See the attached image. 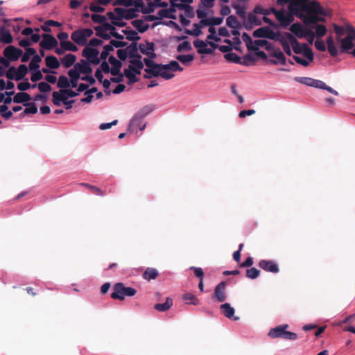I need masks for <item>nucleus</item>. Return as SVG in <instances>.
Returning a JSON list of instances; mask_svg holds the SVG:
<instances>
[{
    "instance_id": "obj_48",
    "label": "nucleus",
    "mask_w": 355,
    "mask_h": 355,
    "mask_svg": "<svg viewBox=\"0 0 355 355\" xmlns=\"http://www.w3.org/2000/svg\"><path fill=\"white\" fill-rule=\"evenodd\" d=\"M272 40L279 42L281 45L283 46L284 44H286L288 43V40L285 35V33L284 34H282L279 32H275L274 34V37L272 38Z\"/></svg>"
},
{
    "instance_id": "obj_33",
    "label": "nucleus",
    "mask_w": 355,
    "mask_h": 355,
    "mask_svg": "<svg viewBox=\"0 0 355 355\" xmlns=\"http://www.w3.org/2000/svg\"><path fill=\"white\" fill-rule=\"evenodd\" d=\"M31 99V96L26 92L17 93L13 98V102L15 103H22Z\"/></svg>"
},
{
    "instance_id": "obj_56",
    "label": "nucleus",
    "mask_w": 355,
    "mask_h": 355,
    "mask_svg": "<svg viewBox=\"0 0 355 355\" xmlns=\"http://www.w3.org/2000/svg\"><path fill=\"white\" fill-rule=\"evenodd\" d=\"M0 114L6 119H10L12 116V112L8 110V107L6 105H0Z\"/></svg>"
},
{
    "instance_id": "obj_51",
    "label": "nucleus",
    "mask_w": 355,
    "mask_h": 355,
    "mask_svg": "<svg viewBox=\"0 0 355 355\" xmlns=\"http://www.w3.org/2000/svg\"><path fill=\"white\" fill-rule=\"evenodd\" d=\"M60 46L65 49V51H70L76 52L78 51V47L70 41L61 42Z\"/></svg>"
},
{
    "instance_id": "obj_29",
    "label": "nucleus",
    "mask_w": 355,
    "mask_h": 355,
    "mask_svg": "<svg viewBox=\"0 0 355 355\" xmlns=\"http://www.w3.org/2000/svg\"><path fill=\"white\" fill-rule=\"evenodd\" d=\"M68 75L70 77V84L72 87H76L78 86V81L80 78V73L74 68L70 69L68 71Z\"/></svg>"
},
{
    "instance_id": "obj_62",
    "label": "nucleus",
    "mask_w": 355,
    "mask_h": 355,
    "mask_svg": "<svg viewBox=\"0 0 355 355\" xmlns=\"http://www.w3.org/2000/svg\"><path fill=\"white\" fill-rule=\"evenodd\" d=\"M334 31L337 35V41L340 40V37L345 34L346 31V28H344L343 26H338L337 24H334Z\"/></svg>"
},
{
    "instance_id": "obj_44",
    "label": "nucleus",
    "mask_w": 355,
    "mask_h": 355,
    "mask_svg": "<svg viewBox=\"0 0 355 355\" xmlns=\"http://www.w3.org/2000/svg\"><path fill=\"white\" fill-rule=\"evenodd\" d=\"M226 24L232 28L238 29L240 27L239 22L234 15H230L226 19Z\"/></svg>"
},
{
    "instance_id": "obj_11",
    "label": "nucleus",
    "mask_w": 355,
    "mask_h": 355,
    "mask_svg": "<svg viewBox=\"0 0 355 355\" xmlns=\"http://www.w3.org/2000/svg\"><path fill=\"white\" fill-rule=\"evenodd\" d=\"M226 282H221L216 287L212 295V298L216 299L219 302H223L227 300L225 293Z\"/></svg>"
},
{
    "instance_id": "obj_40",
    "label": "nucleus",
    "mask_w": 355,
    "mask_h": 355,
    "mask_svg": "<svg viewBox=\"0 0 355 355\" xmlns=\"http://www.w3.org/2000/svg\"><path fill=\"white\" fill-rule=\"evenodd\" d=\"M178 8L184 10V15L189 18H193L195 15L193 7L189 5L180 3Z\"/></svg>"
},
{
    "instance_id": "obj_9",
    "label": "nucleus",
    "mask_w": 355,
    "mask_h": 355,
    "mask_svg": "<svg viewBox=\"0 0 355 355\" xmlns=\"http://www.w3.org/2000/svg\"><path fill=\"white\" fill-rule=\"evenodd\" d=\"M82 55L93 64H98L100 63V58H98L99 51L96 49L87 46L83 49Z\"/></svg>"
},
{
    "instance_id": "obj_58",
    "label": "nucleus",
    "mask_w": 355,
    "mask_h": 355,
    "mask_svg": "<svg viewBox=\"0 0 355 355\" xmlns=\"http://www.w3.org/2000/svg\"><path fill=\"white\" fill-rule=\"evenodd\" d=\"M70 86V83L65 76H60L58 81V87L60 88H67Z\"/></svg>"
},
{
    "instance_id": "obj_2",
    "label": "nucleus",
    "mask_w": 355,
    "mask_h": 355,
    "mask_svg": "<svg viewBox=\"0 0 355 355\" xmlns=\"http://www.w3.org/2000/svg\"><path fill=\"white\" fill-rule=\"evenodd\" d=\"M183 68L175 60L171 61L167 64H159L158 68L154 72V77L160 76L165 80L172 79L175 74L173 72L182 71Z\"/></svg>"
},
{
    "instance_id": "obj_27",
    "label": "nucleus",
    "mask_w": 355,
    "mask_h": 355,
    "mask_svg": "<svg viewBox=\"0 0 355 355\" xmlns=\"http://www.w3.org/2000/svg\"><path fill=\"white\" fill-rule=\"evenodd\" d=\"M46 65L52 69H56L60 67V64L55 56L49 55L45 58Z\"/></svg>"
},
{
    "instance_id": "obj_13",
    "label": "nucleus",
    "mask_w": 355,
    "mask_h": 355,
    "mask_svg": "<svg viewBox=\"0 0 355 355\" xmlns=\"http://www.w3.org/2000/svg\"><path fill=\"white\" fill-rule=\"evenodd\" d=\"M275 33L270 28L263 26L255 30L252 35L257 38H268L272 40Z\"/></svg>"
},
{
    "instance_id": "obj_28",
    "label": "nucleus",
    "mask_w": 355,
    "mask_h": 355,
    "mask_svg": "<svg viewBox=\"0 0 355 355\" xmlns=\"http://www.w3.org/2000/svg\"><path fill=\"white\" fill-rule=\"evenodd\" d=\"M132 65L129 66V69L132 70L137 74L141 73V69L144 67V64L141 61L140 58L133 59L130 61Z\"/></svg>"
},
{
    "instance_id": "obj_12",
    "label": "nucleus",
    "mask_w": 355,
    "mask_h": 355,
    "mask_svg": "<svg viewBox=\"0 0 355 355\" xmlns=\"http://www.w3.org/2000/svg\"><path fill=\"white\" fill-rule=\"evenodd\" d=\"M259 268L263 270L272 273H277L279 271L277 263L272 260L262 259L258 263Z\"/></svg>"
},
{
    "instance_id": "obj_43",
    "label": "nucleus",
    "mask_w": 355,
    "mask_h": 355,
    "mask_svg": "<svg viewBox=\"0 0 355 355\" xmlns=\"http://www.w3.org/2000/svg\"><path fill=\"white\" fill-rule=\"evenodd\" d=\"M122 32L126 35V39L129 41H137L140 39L138 33L130 28L123 30Z\"/></svg>"
},
{
    "instance_id": "obj_6",
    "label": "nucleus",
    "mask_w": 355,
    "mask_h": 355,
    "mask_svg": "<svg viewBox=\"0 0 355 355\" xmlns=\"http://www.w3.org/2000/svg\"><path fill=\"white\" fill-rule=\"evenodd\" d=\"M94 32L91 28H79L73 31L71 35V39L79 46H85L87 38L93 35Z\"/></svg>"
},
{
    "instance_id": "obj_3",
    "label": "nucleus",
    "mask_w": 355,
    "mask_h": 355,
    "mask_svg": "<svg viewBox=\"0 0 355 355\" xmlns=\"http://www.w3.org/2000/svg\"><path fill=\"white\" fill-rule=\"evenodd\" d=\"M288 324H281L275 328H272L268 332V336L271 338H282L285 340H295L297 338V335L291 331H288Z\"/></svg>"
},
{
    "instance_id": "obj_47",
    "label": "nucleus",
    "mask_w": 355,
    "mask_h": 355,
    "mask_svg": "<svg viewBox=\"0 0 355 355\" xmlns=\"http://www.w3.org/2000/svg\"><path fill=\"white\" fill-rule=\"evenodd\" d=\"M256 58L254 55L248 53L241 58V63H240V64L250 66V64H254Z\"/></svg>"
},
{
    "instance_id": "obj_57",
    "label": "nucleus",
    "mask_w": 355,
    "mask_h": 355,
    "mask_svg": "<svg viewBox=\"0 0 355 355\" xmlns=\"http://www.w3.org/2000/svg\"><path fill=\"white\" fill-rule=\"evenodd\" d=\"M260 270L257 269L256 268H251L246 270V277L250 279H256L260 275Z\"/></svg>"
},
{
    "instance_id": "obj_59",
    "label": "nucleus",
    "mask_w": 355,
    "mask_h": 355,
    "mask_svg": "<svg viewBox=\"0 0 355 355\" xmlns=\"http://www.w3.org/2000/svg\"><path fill=\"white\" fill-rule=\"evenodd\" d=\"M313 28H315V34L318 37H323L327 33V28L324 25H316Z\"/></svg>"
},
{
    "instance_id": "obj_18",
    "label": "nucleus",
    "mask_w": 355,
    "mask_h": 355,
    "mask_svg": "<svg viewBox=\"0 0 355 355\" xmlns=\"http://www.w3.org/2000/svg\"><path fill=\"white\" fill-rule=\"evenodd\" d=\"M220 309L223 311V314L229 319H233L234 320H238L239 317H234L235 310L230 306L229 303H225L220 305Z\"/></svg>"
},
{
    "instance_id": "obj_26",
    "label": "nucleus",
    "mask_w": 355,
    "mask_h": 355,
    "mask_svg": "<svg viewBox=\"0 0 355 355\" xmlns=\"http://www.w3.org/2000/svg\"><path fill=\"white\" fill-rule=\"evenodd\" d=\"M158 271L154 268H147L143 273V278L147 281L155 279L158 276Z\"/></svg>"
},
{
    "instance_id": "obj_7",
    "label": "nucleus",
    "mask_w": 355,
    "mask_h": 355,
    "mask_svg": "<svg viewBox=\"0 0 355 355\" xmlns=\"http://www.w3.org/2000/svg\"><path fill=\"white\" fill-rule=\"evenodd\" d=\"M293 15H295V13H293L289 10L288 13H286V10L282 8L279 10V12H278L275 17L277 20L280 23V26L286 28L293 21Z\"/></svg>"
},
{
    "instance_id": "obj_17",
    "label": "nucleus",
    "mask_w": 355,
    "mask_h": 355,
    "mask_svg": "<svg viewBox=\"0 0 355 355\" xmlns=\"http://www.w3.org/2000/svg\"><path fill=\"white\" fill-rule=\"evenodd\" d=\"M73 68L80 73L89 74L92 71V69L88 62L85 60H81V63H76L74 64Z\"/></svg>"
},
{
    "instance_id": "obj_34",
    "label": "nucleus",
    "mask_w": 355,
    "mask_h": 355,
    "mask_svg": "<svg viewBox=\"0 0 355 355\" xmlns=\"http://www.w3.org/2000/svg\"><path fill=\"white\" fill-rule=\"evenodd\" d=\"M182 299L184 301L187 302V304H193V305H199L200 304V300L197 298L196 295L191 293H184L182 295Z\"/></svg>"
},
{
    "instance_id": "obj_14",
    "label": "nucleus",
    "mask_w": 355,
    "mask_h": 355,
    "mask_svg": "<svg viewBox=\"0 0 355 355\" xmlns=\"http://www.w3.org/2000/svg\"><path fill=\"white\" fill-rule=\"evenodd\" d=\"M42 38L43 40L40 42V46L44 49L51 50L58 45V41L51 35L43 34Z\"/></svg>"
},
{
    "instance_id": "obj_20",
    "label": "nucleus",
    "mask_w": 355,
    "mask_h": 355,
    "mask_svg": "<svg viewBox=\"0 0 355 355\" xmlns=\"http://www.w3.org/2000/svg\"><path fill=\"white\" fill-rule=\"evenodd\" d=\"M193 45L198 49L199 54H211L212 49L207 48V44L203 40H196L193 42Z\"/></svg>"
},
{
    "instance_id": "obj_1",
    "label": "nucleus",
    "mask_w": 355,
    "mask_h": 355,
    "mask_svg": "<svg viewBox=\"0 0 355 355\" xmlns=\"http://www.w3.org/2000/svg\"><path fill=\"white\" fill-rule=\"evenodd\" d=\"M288 9L302 19L304 24L311 28L318 25L319 15L324 12L319 2L313 0H295L288 5Z\"/></svg>"
},
{
    "instance_id": "obj_61",
    "label": "nucleus",
    "mask_w": 355,
    "mask_h": 355,
    "mask_svg": "<svg viewBox=\"0 0 355 355\" xmlns=\"http://www.w3.org/2000/svg\"><path fill=\"white\" fill-rule=\"evenodd\" d=\"M208 31L210 34L207 37V40H214L215 42L220 40V37L216 35V31L214 26H210Z\"/></svg>"
},
{
    "instance_id": "obj_4",
    "label": "nucleus",
    "mask_w": 355,
    "mask_h": 355,
    "mask_svg": "<svg viewBox=\"0 0 355 355\" xmlns=\"http://www.w3.org/2000/svg\"><path fill=\"white\" fill-rule=\"evenodd\" d=\"M137 293L136 289L132 287H125L123 283L119 282L114 284L111 297L114 300H123L125 296L132 297Z\"/></svg>"
},
{
    "instance_id": "obj_19",
    "label": "nucleus",
    "mask_w": 355,
    "mask_h": 355,
    "mask_svg": "<svg viewBox=\"0 0 355 355\" xmlns=\"http://www.w3.org/2000/svg\"><path fill=\"white\" fill-rule=\"evenodd\" d=\"M109 62L112 65V67L110 69V73L112 76H117L119 74L120 69L122 66V63L121 61L118 60L113 55H110L108 58Z\"/></svg>"
},
{
    "instance_id": "obj_42",
    "label": "nucleus",
    "mask_w": 355,
    "mask_h": 355,
    "mask_svg": "<svg viewBox=\"0 0 355 355\" xmlns=\"http://www.w3.org/2000/svg\"><path fill=\"white\" fill-rule=\"evenodd\" d=\"M136 73H135L132 70H131L129 68L124 69V76H125L128 79V85H132L139 80V79L136 76Z\"/></svg>"
},
{
    "instance_id": "obj_21",
    "label": "nucleus",
    "mask_w": 355,
    "mask_h": 355,
    "mask_svg": "<svg viewBox=\"0 0 355 355\" xmlns=\"http://www.w3.org/2000/svg\"><path fill=\"white\" fill-rule=\"evenodd\" d=\"M114 12H107V17L111 20H122L125 19V8H115Z\"/></svg>"
},
{
    "instance_id": "obj_31",
    "label": "nucleus",
    "mask_w": 355,
    "mask_h": 355,
    "mask_svg": "<svg viewBox=\"0 0 355 355\" xmlns=\"http://www.w3.org/2000/svg\"><path fill=\"white\" fill-rule=\"evenodd\" d=\"M132 25L140 33H144L149 28V24H145L142 19H135L131 21Z\"/></svg>"
},
{
    "instance_id": "obj_60",
    "label": "nucleus",
    "mask_w": 355,
    "mask_h": 355,
    "mask_svg": "<svg viewBox=\"0 0 355 355\" xmlns=\"http://www.w3.org/2000/svg\"><path fill=\"white\" fill-rule=\"evenodd\" d=\"M295 80L301 84L311 87L313 78L309 77H296L295 78Z\"/></svg>"
},
{
    "instance_id": "obj_25",
    "label": "nucleus",
    "mask_w": 355,
    "mask_h": 355,
    "mask_svg": "<svg viewBox=\"0 0 355 355\" xmlns=\"http://www.w3.org/2000/svg\"><path fill=\"white\" fill-rule=\"evenodd\" d=\"M144 62L146 66L147 67V68L145 69L144 71L147 73H150L152 76H153L154 75L153 71H155L156 69L158 68L159 64L155 63L152 60H150L149 58H144Z\"/></svg>"
},
{
    "instance_id": "obj_23",
    "label": "nucleus",
    "mask_w": 355,
    "mask_h": 355,
    "mask_svg": "<svg viewBox=\"0 0 355 355\" xmlns=\"http://www.w3.org/2000/svg\"><path fill=\"white\" fill-rule=\"evenodd\" d=\"M150 112V109L148 107H145L141 112L138 114V115H136L130 122L131 126H136L138 125L139 123L140 120L144 117L146 115H147Z\"/></svg>"
},
{
    "instance_id": "obj_52",
    "label": "nucleus",
    "mask_w": 355,
    "mask_h": 355,
    "mask_svg": "<svg viewBox=\"0 0 355 355\" xmlns=\"http://www.w3.org/2000/svg\"><path fill=\"white\" fill-rule=\"evenodd\" d=\"M26 107L21 113L22 116L26 114H36L37 112V107L34 103H30L25 105Z\"/></svg>"
},
{
    "instance_id": "obj_49",
    "label": "nucleus",
    "mask_w": 355,
    "mask_h": 355,
    "mask_svg": "<svg viewBox=\"0 0 355 355\" xmlns=\"http://www.w3.org/2000/svg\"><path fill=\"white\" fill-rule=\"evenodd\" d=\"M225 58L229 61L236 64L241 63V58L234 53H228L224 55Z\"/></svg>"
},
{
    "instance_id": "obj_36",
    "label": "nucleus",
    "mask_w": 355,
    "mask_h": 355,
    "mask_svg": "<svg viewBox=\"0 0 355 355\" xmlns=\"http://www.w3.org/2000/svg\"><path fill=\"white\" fill-rule=\"evenodd\" d=\"M302 54L309 62L313 61V53L312 49L308 46L307 44L303 43L301 50Z\"/></svg>"
},
{
    "instance_id": "obj_63",
    "label": "nucleus",
    "mask_w": 355,
    "mask_h": 355,
    "mask_svg": "<svg viewBox=\"0 0 355 355\" xmlns=\"http://www.w3.org/2000/svg\"><path fill=\"white\" fill-rule=\"evenodd\" d=\"M191 49V44L188 41H184L180 44L177 47L178 52H182L184 51H188Z\"/></svg>"
},
{
    "instance_id": "obj_64",
    "label": "nucleus",
    "mask_w": 355,
    "mask_h": 355,
    "mask_svg": "<svg viewBox=\"0 0 355 355\" xmlns=\"http://www.w3.org/2000/svg\"><path fill=\"white\" fill-rule=\"evenodd\" d=\"M285 35L288 40L289 45L291 44L292 47L297 46V44L300 43L292 33L286 32Z\"/></svg>"
},
{
    "instance_id": "obj_37",
    "label": "nucleus",
    "mask_w": 355,
    "mask_h": 355,
    "mask_svg": "<svg viewBox=\"0 0 355 355\" xmlns=\"http://www.w3.org/2000/svg\"><path fill=\"white\" fill-rule=\"evenodd\" d=\"M28 73V68L25 64H21L16 69L15 80H21L24 78Z\"/></svg>"
},
{
    "instance_id": "obj_54",
    "label": "nucleus",
    "mask_w": 355,
    "mask_h": 355,
    "mask_svg": "<svg viewBox=\"0 0 355 355\" xmlns=\"http://www.w3.org/2000/svg\"><path fill=\"white\" fill-rule=\"evenodd\" d=\"M139 10L137 8H129L125 9V19H132L137 17V12Z\"/></svg>"
},
{
    "instance_id": "obj_8",
    "label": "nucleus",
    "mask_w": 355,
    "mask_h": 355,
    "mask_svg": "<svg viewBox=\"0 0 355 355\" xmlns=\"http://www.w3.org/2000/svg\"><path fill=\"white\" fill-rule=\"evenodd\" d=\"M289 31L298 38L306 37L307 35L312 33L311 29L303 27V26L298 22L293 24L289 27Z\"/></svg>"
},
{
    "instance_id": "obj_30",
    "label": "nucleus",
    "mask_w": 355,
    "mask_h": 355,
    "mask_svg": "<svg viewBox=\"0 0 355 355\" xmlns=\"http://www.w3.org/2000/svg\"><path fill=\"white\" fill-rule=\"evenodd\" d=\"M173 305V300L167 297L164 303L156 304L154 306L155 309L158 311L164 312L168 310Z\"/></svg>"
},
{
    "instance_id": "obj_22",
    "label": "nucleus",
    "mask_w": 355,
    "mask_h": 355,
    "mask_svg": "<svg viewBox=\"0 0 355 355\" xmlns=\"http://www.w3.org/2000/svg\"><path fill=\"white\" fill-rule=\"evenodd\" d=\"M311 87H315V88L325 89L336 96L338 95V92L337 91H336L333 88L330 87L329 86L327 85L323 81L320 80L313 79Z\"/></svg>"
},
{
    "instance_id": "obj_38",
    "label": "nucleus",
    "mask_w": 355,
    "mask_h": 355,
    "mask_svg": "<svg viewBox=\"0 0 355 355\" xmlns=\"http://www.w3.org/2000/svg\"><path fill=\"white\" fill-rule=\"evenodd\" d=\"M242 39L245 43L246 47L248 51H257V46H254L253 41L251 37L246 33H243L242 35Z\"/></svg>"
},
{
    "instance_id": "obj_24",
    "label": "nucleus",
    "mask_w": 355,
    "mask_h": 355,
    "mask_svg": "<svg viewBox=\"0 0 355 355\" xmlns=\"http://www.w3.org/2000/svg\"><path fill=\"white\" fill-rule=\"evenodd\" d=\"M13 38L9 31L1 27L0 29V42L5 44H10L12 42Z\"/></svg>"
},
{
    "instance_id": "obj_32",
    "label": "nucleus",
    "mask_w": 355,
    "mask_h": 355,
    "mask_svg": "<svg viewBox=\"0 0 355 355\" xmlns=\"http://www.w3.org/2000/svg\"><path fill=\"white\" fill-rule=\"evenodd\" d=\"M76 60V55L71 53L67 54L61 59V62L65 68L71 67L73 64H74Z\"/></svg>"
},
{
    "instance_id": "obj_35",
    "label": "nucleus",
    "mask_w": 355,
    "mask_h": 355,
    "mask_svg": "<svg viewBox=\"0 0 355 355\" xmlns=\"http://www.w3.org/2000/svg\"><path fill=\"white\" fill-rule=\"evenodd\" d=\"M125 49L128 51V55L130 58H141V56L138 54L137 44L136 42H132Z\"/></svg>"
},
{
    "instance_id": "obj_5",
    "label": "nucleus",
    "mask_w": 355,
    "mask_h": 355,
    "mask_svg": "<svg viewBox=\"0 0 355 355\" xmlns=\"http://www.w3.org/2000/svg\"><path fill=\"white\" fill-rule=\"evenodd\" d=\"M326 44L327 46L322 40L317 39L314 43V45L318 51L324 52L327 49L328 52L331 57H336L338 55V49L331 35L327 37L326 40Z\"/></svg>"
},
{
    "instance_id": "obj_16",
    "label": "nucleus",
    "mask_w": 355,
    "mask_h": 355,
    "mask_svg": "<svg viewBox=\"0 0 355 355\" xmlns=\"http://www.w3.org/2000/svg\"><path fill=\"white\" fill-rule=\"evenodd\" d=\"M353 39L351 36H346L344 38L340 39L338 42L340 43V52L346 53L354 47Z\"/></svg>"
},
{
    "instance_id": "obj_10",
    "label": "nucleus",
    "mask_w": 355,
    "mask_h": 355,
    "mask_svg": "<svg viewBox=\"0 0 355 355\" xmlns=\"http://www.w3.org/2000/svg\"><path fill=\"white\" fill-rule=\"evenodd\" d=\"M23 54V51L14 46H8L3 51L4 56L10 61H17Z\"/></svg>"
},
{
    "instance_id": "obj_39",
    "label": "nucleus",
    "mask_w": 355,
    "mask_h": 355,
    "mask_svg": "<svg viewBox=\"0 0 355 355\" xmlns=\"http://www.w3.org/2000/svg\"><path fill=\"white\" fill-rule=\"evenodd\" d=\"M176 59L180 61L182 64L189 66L194 60V55L191 54L187 55H178L176 56Z\"/></svg>"
},
{
    "instance_id": "obj_55",
    "label": "nucleus",
    "mask_w": 355,
    "mask_h": 355,
    "mask_svg": "<svg viewBox=\"0 0 355 355\" xmlns=\"http://www.w3.org/2000/svg\"><path fill=\"white\" fill-rule=\"evenodd\" d=\"M94 30L96 31V35L101 37L104 40H109L110 38V35L108 32L102 29L101 27L96 26L94 27Z\"/></svg>"
},
{
    "instance_id": "obj_53",
    "label": "nucleus",
    "mask_w": 355,
    "mask_h": 355,
    "mask_svg": "<svg viewBox=\"0 0 355 355\" xmlns=\"http://www.w3.org/2000/svg\"><path fill=\"white\" fill-rule=\"evenodd\" d=\"M82 185L85 186L88 189H89L94 194L101 196H103L105 194L103 190H101L100 188H98L96 186H93V185L86 184V183H83Z\"/></svg>"
},
{
    "instance_id": "obj_50",
    "label": "nucleus",
    "mask_w": 355,
    "mask_h": 355,
    "mask_svg": "<svg viewBox=\"0 0 355 355\" xmlns=\"http://www.w3.org/2000/svg\"><path fill=\"white\" fill-rule=\"evenodd\" d=\"M193 30L186 29L184 31L185 33L190 35H193L196 37L202 34L200 25L198 24L197 23H195V24H193Z\"/></svg>"
},
{
    "instance_id": "obj_46",
    "label": "nucleus",
    "mask_w": 355,
    "mask_h": 355,
    "mask_svg": "<svg viewBox=\"0 0 355 355\" xmlns=\"http://www.w3.org/2000/svg\"><path fill=\"white\" fill-rule=\"evenodd\" d=\"M36 54V51L33 48L28 47L26 49V52L21 56V61L26 62L29 60L31 56H34Z\"/></svg>"
},
{
    "instance_id": "obj_15",
    "label": "nucleus",
    "mask_w": 355,
    "mask_h": 355,
    "mask_svg": "<svg viewBox=\"0 0 355 355\" xmlns=\"http://www.w3.org/2000/svg\"><path fill=\"white\" fill-rule=\"evenodd\" d=\"M257 13L250 12L246 17V20L243 21V24L247 29H250L252 26L261 25V21L256 16Z\"/></svg>"
},
{
    "instance_id": "obj_41",
    "label": "nucleus",
    "mask_w": 355,
    "mask_h": 355,
    "mask_svg": "<svg viewBox=\"0 0 355 355\" xmlns=\"http://www.w3.org/2000/svg\"><path fill=\"white\" fill-rule=\"evenodd\" d=\"M270 56L275 58L278 63L284 65L286 63V57L279 49L274 50V51L270 53Z\"/></svg>"
},
{
    "instance_id": "obj_45",
    "label": "nucleus",
    "mask_w": 355,
    "mask_h": 355,
    "mask_svg": "<svg viewBox=\"0 0 355 355\" xmlns=\"http://www.w3.org/2000/svg\"><path fill=\"white\" fill-rule=\"evenodd\" d=\"M42 61V58L40 55H38L37 54H35L31 62L29 63V69L31 71H35V70H37L39 68H40V64L39 63L41 62Z\"/></svg>"
}]
</instances>
